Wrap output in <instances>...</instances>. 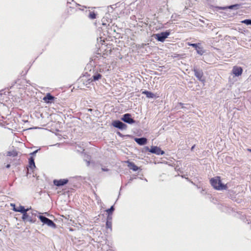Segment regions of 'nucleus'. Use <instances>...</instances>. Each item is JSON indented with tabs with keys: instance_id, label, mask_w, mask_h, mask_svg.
Listing matches in <instances>:
<instances>
[{
	"instance_id": "obj_1",
	"label": "nucleus",
	"mask_w": 251,
	"mask_h": 251,
	"mask_svg": "<svg viewBox=\"0 0 251 251\" xmlns=\"http://www.w3.org/2000/svg\"><path fill=\"white\" fill-rule=\"evenodd\" d=\"M211 185L216 190H223L226 189V186L222 183L220 177L216 176L210 180Z\"/></svg>"
},
{
	"instance_id": "obj_2",
	"label": "nucleus",
	"mask_w": 251,
	"mask_h": 251,
	"mask_svg": "<svg viewBox=\"0 0 251 251\" xmlns=\"http://www.w3.org/2000/svg\"><path fill=\"white\" fill-rule=\"evenodd\" d=\"M39 218L41 220V221L45 224L47 225L48 226L51 227H55V224L50 219L43 216H39Z\"/></svg>"
},
{
	"instance_id": "obj_3",
	"label": "nucleus",
	"mask_w": 251,
	"mask_h": 251,
	"mask_svg": "<svg viewBox=\"0 0 251 251\" xmlns=\"http://www.w3.org/2000/svg\"><path fill=\"white\" fill-rule=\"evenodd\" d=\"M169 32H163L155 35L156 39L160 42H164L166 38L169 35Z\"/></svg>"
},
{
	"instance_id": "obj_4",
	"label": "nucleus",
	"mask_w": 251,
	"mask_h": 251,
	"mask_svg": "<svg viewBox=\"0 0 251 251\" xmlns=\"http://www.w3.org/2000/svg\"><path fill=\"white\" fill-rule=\"evenodd\" d=\"M193 71L194 72L195 75L200 81L202 82L205 81V79L203 77V74L202 70H199L197 68H194Z\"/></svg>"
},
{
	"instance_id": "obj_5",
	"label": "nucleus",
	"mask_w": 251,
	"mask_h": 251,
	"mask_svg": "<svg viewBox=\"0 0 251 251\" xmlns=\"http://www.w3.org/2000/svg\"><path fill=\"white\" fill-rule=\"evenodd\" d=\"M12 206H14L13 210L16 212H19L24 214V216H26V212H27L29 210L28 208L25 209L24 206L20 205L18 207H15V204H11Z\"/></svg>"
},
{
	"instance_id": "obj_6",
	"label": "nucleus",
	"mask_w": 251,
	"mask_h": 251,
	"mask_svg": "<svg viewBox=\"0 0 251 251\" xmlns=\"http://www.w3.org/2000/svg\"><path fill=\"white\" fill-rule=\"evenodd\" d=\"M232 73L236 76L241 75L243 73V69L241 67L234 66L232 70Z\"/></svg>"
},
{
	"instance_id": "obj_7",
	"label": "nucleus",
	"mask_w": 251,
	"mask_h": 251,
	"mask_svg": "<svg viewBox=\"0 0 251 251\" xmlns=\"http://www.w3.org/2000/svg\"><path fill=\"white\" fill-rule=\"evenodd\" d=\"M112 125L121 129H126L127 127V126L125 124L118 120L114 121L112 123Z\"/></svg>"
},
{
	"instance_id": "obj_8",
	"label": "nucleus",
	"mask_w": 251,
	"mask_h": 251,
	"mask_svg": "<svg viewBox=\"0 0 251 251\" xmlns=\"http://www.w3.org/2000/svg\"><path fill=\"white\" fill-rule=\"evenodd\" d=\"M122 120L126 123L128 124H133L135 123V121L131 118V116L130 114L127 113L124 115Z\"/></svg>"
},
{
	"instance_id": "obj_9",
	"label": "nucleus",
	"mask_w": 251,
	"mask_h": 251,
	"mask_svg": "<svg viewBox=\"0 0 251 251\" xmlns=\"http://www.w3.org/2000/svg\"><path fill=\"white\" fill-rule=\"evenodd\" d=\"M149 151L157 155H162L164 153V151H162L160 148L157 146H152Z\"/></svg>"
},
{
	"instance_id": "obj_10",
	"label": "nucleus",
	"mask_w": 251,
	"mask_h": 251,
	"mask_svg": "<svg viewBox=\"0 0 251 251\" xmlns=\"http://www.w3.org/2000/svg\"><path fill=\"white\" fill-rule=\"evenodd\" d=\"M68 182L67 179H61L59 180L55 179L53 180V184L57 186H60L67 184Z\"/></svg>"
},
{
	"instance_id": "obj_11",
	"label": "nucleus",
	"mask_w": 251,
	"mask_h": 251,
	"mask_svg": "<svg viewBox=\"0 0 251 251\" xmlns=\"http://www.w3.org/2000/svg\"><path fill=\"white\" fill-rule=\"evenodd\" d=\"M55 98L50 95V93H47L46 96L43 99V100L46 103H52L54 102Z\"/></svg>"
},
{
	"instance_id": "obj_12",
	"label": "nucleus",
	"mask_w": 251,
	"mask_h": 251,
	"mask_svg": "<svg viewBox=\"0 0 251 251\" xmlns=\"http://www.w3.org/2000/svg\"><path fill=\"white\" fill-rule=\"evenodd\" d=\"M135 141L140 145H145L147 142V139L146 138H135Z\"/></svg>"
},
{
	"instance_id": "obj_13",
	"label": "nucleus",
	"mask_w": 251,
	"mask_h": 251,
	"mask_svg": "<svg viewBox=\"0 0 251 251\" xmlns=\"http://www.w3.org/2000/svg\"><path fill=\"white\" fill-rule=\"evenodd\" d=\"M22 219L24 221H28L30 223H34L35 222V219H32L27 212H26V216H24V214H23Z\"/></svg>"
},
{
	"instance_id": "obj_14",
	"label": "nucleus",
	"mask_w": 251,
	"mask_h": 251,
	"mask_svg": "<svg viewBox=\"0 0 251 251\" xmlns=\"http://www.w3.org/2000/svg\"><path fill=\"white\" fill-rule=\"evenodd\" d=\"M126 163L128 164V167L133 171H136L138 170V167L134 163L129 162V161H127Z\"/></svg>"
},
{
	"instance_id": "obj_15",
	"label": "nucleus",
	"mask_w": 251,
	"mask_h": 251,
	"mask_svg": "<svg viewBox=\"0 0 251 251\" xmlns=\"http://www.w3.org/2000/svg\"><path fill=\"white\" fill-rule=\"evenodd\" d=\"M142 94H145L147 97L149 98H153L155 97V95L153 93L146 90L142 91Z\"/></svg>"
},
{
	"instance_id": "obj_16",
	"label": "nucleus",
	"mask_w": 251,
	"mask_h": 251,
	"mask_svg": "<svg viewBox=\"0 0 251 251\" xmlns=\"http://www.w3.org/2000/svg\"><path fill=\"white\" fill-rule=\"evenodd\" d=\"M29 167L31 169L35 168V165L34 161V159L33 157H30L29 159Z\"/></svg>"
},
{
	"instance_id": "obj_17",
	"label": "nucleus",
	"mask_w": 251,
	"mask_h": 251,
	"mask_svg": "<svg viewBox=\"0 0 251 251\" xmlns=\"http://www.w3.org/2000/svg\"><path fill=\"white\" fill-rule=\"evenodd\" d=\"M88 17L91 19H95L96 18V14L94 11L90 12Z\"/></svg>"
},
{
	"instance_id": "obj_18",
	"label": "nucleus",
	"mask_w": 251,
	"mask_h": 251,
	"mask_svg": "<svg viewBox=\"0 0 251 251\" xmlns=\"http://www.w3.org/2000/svg\"><path fill=\"white\" fill-rule=\"evenodd\" d=\"M237 6H238V5H233L229 6L228 7H217V8L218 9H223V10L226 9V8L232 9L234 7H235Z\"/></svg>"
},
{
	"instance_id": "obj_19",
	"label": "nucleus",
	"mask_w": 251,
	"mask_h": 251,
	"mask_svg": "<svg viewBox=\"0 0 251 251\" xmlns=\"http://www.w3.org/2000/svg\"><path fill=\"white\" fill-rule=\"evenodd\" d=\"M114 210V208L113 206H112L110 208L107 209L106 212L108 215H112V213Z\"/></svg>"
},
{
	"instance_id": "obj_20",
	"label": "nucleus",
	"mask_w": 251,
	"mask_h": 251,
	"mask_svg": "<svg viewBox=\"0 0 251 251\" xmlns=\"http://www.w3.org/2000/svg\"><path fill=\"white\" fill-rule=\"evenodd\" d=\"M18 154L17 152L16 151H8L7 152V155L8 156H16Z\"/></svg>"
},
{
	"instance_id": "obj_21",
	"label": "nucleus",
	"mask_w": 251,
	"mask_h": 251,
	"mask_svg": "<svg viewBox=\"0 0 251 251\" xmlns=\"http://www.w3.org/2000/svg\"><path fill=\"white\" fill-rule=\"evenodd\" d=\"M101 76H101V75L100 74H98L96 75H93V80H95V81L99 80V79L101 78Z\"/></svg>"
},
{
	"instance_id": "obj_22",
	"label": "nucleus",
	"mask_w": 251,
	"mask_h": 251,
	"mask_svg": "<svg viewBox=\"0 0 251 251\" xmlns=\"http://www.w3.org/2000/svg\"><path fill=\"white\" fill-rule=\"evenodd\" d=\"M242 23L245 24L247 25H251V20L250 19H246L241 21Z\"/></svg>"
},
{
	"instance_id": "obj_23",
	"label": "nucleus",
	"mask_w": 251,
	"mask_h": 251,
	"mask_svg": "<svg viewBox=\"0 0 251 251\" xmlns=\"http://www.w3.org/2000/svg\"><path fill=\"white\" fill-rule=\"evenodd\" d=\"M188 45L190 46H192L194 48H195L196 50H197V49H200V48L198 47V45L197 44H190V43H188Z\"/></svg>"
},
{
	"instance_id": "obj_24",
	"label": "nucleus",
	"mask_w": 251,
	"mask_h": 251,
	"mask_svg": "<svg viewBox=\"0 0 251 251\" xmlns=\"http://www.w3.org/2000/svg\"><path fill=\"white\" fill-rule=\"evenodd\" d=\"M106 226L108 228H111V222L107 221V222H106Z\"/></svg>"
},
{
	"instance_id": "obj_25",
	"label": "nucleus",
	"mask_w": 251,
	"mask_h": 251,
	"mask_svg": "<svg viewBox=\"0 0 251 251\" xmlns=\"http://www.w3.org/2000/svg\"><path fill=\"white\" fill-rule=\"evenodd\" d=\"M112 215H108L107 217V221H110L112 220Z\"/></svg>"
},
{
	"instance_id": "obj_26",
	"label": "nucleus",
	"mask_w": 251,
	"mask_h": 251,
	"mask_svg": "<svg viewBox=\"0 0 251 251\" xmlns=\"http://www.w3.org/2000/svg\"><path fill=\"white\" fill-rule=\"evenodd\" d=\"M197 52H198V53L202 54V51L201 52V50L200 51V50H199L198 49H197Z\"/></svg>"
},
{
	"instance_id": "obj_27",
	"label": "nucleus",
	"mask_w": 251,
	"mask_h": 251,
	"mask_svg": "<svg viewBox=\"0 0 251 251\" xmlns=\"http://www.w3.org/2000/svg\"><path fill=\"white\" fill-rule=\"evenodd\" d=\"M195 146V145H194L192 147L191 149V151H193L194 150Z\"/></svg>"
},
{
	"instance_id": "obj_28",
	"label": "nucleus",
	"mask_w": 251,
	"mask_h": 251,
	"mask_svg": "<svg viewBox=\"0 0 251 251\" xmlns=\"http://www.w3.org/2000/svg\"><path fill=\"white\" fill-rule=\"evenodd\" d=\"M10 167V164H8V165H6V168H9Z\"/></svg>"
},
{
	"instance_id": "obj_29",
	"label": "nucleus",
	"mask_w": 251,
	"mask_h": 251,
	"mask_svg": "<svg viewBox=\"0 0 251 251\" xmlns=\"http://www.w3.org/2000/svg\"><path fill=\"white\" fill-rule=\"evenodd\" d=\"M248 151L251 152V149H249Z\"/></svg>"
},
{
	"instance_id": "obj_30",
	"label": "nucleus",
	"mask_w": 251,
	"mask_h": 251,
	"mask_svg": "<svg viewBox=\"0 0 251 251\" xmlns=\"http://www.w3.org/2000/svg\"><path fill=\"white\" fill-rule=\"evenodd\" d=\"M118 134H119V135H121V134L120 132H118Z\"/></svg>"
},
{
	"instance_id": "obj_31",
	"label": "nucleus",
	"mask_w": 251,
	"mask_h": 251,
	"mask_svg": "<svg viewBox=\"0 0 251 251\" xmlns=\"http://www.w3.org/2000/svg\"><path fill=\"white\" fill-rule=\"evenodd\" d=\"M36 151H35L33 152L32 153H33V154H34Z\"/></svg>"
},
{
	"instance_id": "obj_32",
	"label": "nucleus",
	"mask_w": 251,
	"mask_h": 251,
	"mask_svg": "<svg viewBox=\"0 0 251 251\" xmlns=\"http://www.w3.org/2000/svg\"><path fill=\"white\" fill-rule=\"evenodd\" d=\"M89 111H92V109H89Z\"/></svg>"
}]
</instances>
